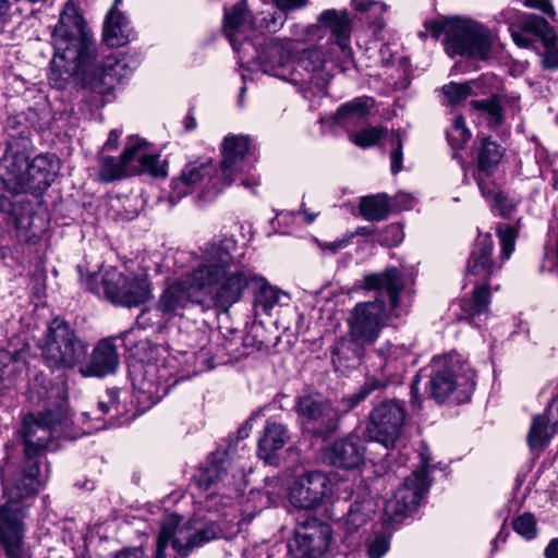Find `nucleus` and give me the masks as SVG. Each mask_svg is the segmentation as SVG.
Here are the masks:
<instances>
[{
  "instance_id": "nucleus-1",
  "label": "nucleus",
  "mask_w": 558,
  "mask_h": 558,
  "mask_svg": "<svg viewBox=\"0 0 558 558\" xmlns=\"http://www.w3.org/2000/svg\"><path fill=\"white\" fill-rule=\"evenodd\" d=\"M54 56L49 63L48 83L64 90L73 78L76 88L109 95L132 69L114 54L100 57L97 43L84 16L72 0L65 2L52 32Z\"/></svg>"
},
{
  "instance_id": "nucleus-2",
  "label": "nucleus",
  "mask_w": 558,
  "mask_h": 558,
  "mask_svg": "<svg viewBox=\"0 0 558 558\" xmlns=\"http://www.w3.org/2000/svg\"><path fill=\"white\" fill-rule=\"evenodd\" d=\"M27 393L29 401L41 405L43 410L37 415H25L22 424L23 457L15 462L8 452L0 466V475L21 476L27 482L28 478L34 480L41 487L47 480V474L40 471L43 452L52 437V430L69 420L66 376L61 374L49 378L45 373L37 372L28 381Z\"/></svg>"
},
{
  "instance_id": "nucleus-3",
  "label": "nucleus",
  "mask_w": 558,
  "mask_h": 558,
  "mask_svg": "<svg viewBox=\"0 0 558 558\" xmlns=\"http://www.w3.org/2000/svg\"><path fill=\"white\" fill-rule=\"evenodd\" d=\"M257 159V155L251 149L248 135L229 134L221 144V173L208 157L186 162L180 174L171 179L169 201L174 205L189 194L197 192L199 201L213 202L234 182L236 174L251 171Z\"/></svg>"
},
{
  "instance_id": "nucleus-4",
  "label": "nucleus",
  "mask_w": 558,
  "mask_h": 558,
  "mask_svg": "<svg viewBox=\"0 0 558 558\" xmlns=\"http://www.w3.org/2000/svg\"><path fill=\"white\" fill-rule=\"evenodd\" d=\"M7 147L0 159L2 189L13 195L43 196L59 173V158L54 154L29 156L31 128L22 116H10L4 125Z\"/></svg>"
},
{
  "instance_id": "nucleus-5",
  "label": "nucleus",
  "mask_w": 558,
  "mask_h": 558,
  "mask_svg": "<svg viewBox=\"0 0 558 558\" xmlns=\"http://www.w3.org/2000/svg\"><path fill=\"white\" fill-rule=\"evenodd\" d=\"M361 287L375 291L376 296L374 301L355 304L348 318L349 335L354 343L369 345L395 318L407 315V310L400 304L403 272L392 266L381 272L367 274L363 276Z\"/></svg>"
},
{
  "instance_id": "nucleus-6",
  "label": "nucleus",
  "mask_w": 558,
  "mask_h": 558,
  "mask_svg": "<svg viewBox=\"0 0 558 558\" xmlns=\"http://www.w3.org/2000/svg\"><path fill=\"white\" fill-rule=\"evenodd\" d=\"M318 22L330 28L325 45L304 49L292 62L290 76L303 78L299 84L312 81L324 70L327 62H347L352 58V23L347 9H328L318 15Z\"/></svg>"
},
{
  "instance_id": "nucleus-7",
  "label": "nucleus",
  "mask_w": 558,
  "mask_h": 558,
  "mask_svg": "<svg viewBox=\"0 0 558 558\" xmlns=\"http://www.w3.org/2000/svg\"><path fill=\"white\" fill-rule=\"evenodd\" d=\"M5 502L0 505V545L8 558H29L23 547L24 520L34 504L40 486L34 480L0 475Z\"/></svg>"
},
{
  "instance_id": "nucleus-8",
  "label": "nucleus",
  "mask_w": 558,
  "mask_h": 558,
  "mask_svg": "<svg viewBox=\"0 0 558 558\" xmlns=\"http://www.w3.org/2000/svg\"><path fill=\"white\" fill-rule=\"evenodd\" d=\"M239 250L234 235L216 236L202 250L199 263L191 268L211 289L214 304L252 266L242 262L244 252H239Z\"/></svg>"
},
{
  "instance_id": "nucleus-9",
  "label": "nucleus",
  "mask_w": 558,
  "mask_h": 558,
  "mask_svg": "<svg viewBox=\"0 0 558 558\" xmlns=\"http://www.w3.org/2000/svg\"><path fill=\"white\" fill-rule=\"evenodd\" d=\"M363 401L354 391L337 401L318 391H307L294 399L296 423L304 435L323 441L337 433L340 421Z\"/></svg>"
},
{
  "instance_id": "nucleus-10",
  "label": "nucleus",
  "mask_w": 558,
  "mask_h": 558,
  "mask_svg": "<svg viewBox=\"0 0 558 558\" xmlns=\"http://www.w3.org/2000/svg\"><path fill=\"white\" fill-rule=\"evenodd\" d=\"M414 363L415 357L409 347L386 341L365 353L366 376L355 392L362 401L377 398L389 386L400 385L408 367Z\"/></svg>"
},
{
  "instance_id": "nucleus-11",
  "label": "nucleus",
  "mask_w": 558,
  "mask_h": 558,
  "mask_svg": "<svg viewBox=\"0 0 558 558\" xmlns=\"http://www.w3.org/2000/svg\"><path fill=\"white\" fill-rule=\"evenodd\" d=\"M428 397L441 404L451 400L456 404L471 401L475 390V372L458 354L435 356L425 368Z\"/></svg>"
},
{
  "instance_id": "nucleus-12",
  "label": "nucleus",
  "mask_w": 558,
  "mask_h": 558,
  "mask_svg": "<svg viewBox=\"0 0 558 558\" xmlns=\"http://www.w3.org/2000/svg\"><path fill=\"white\" fill-rule=\"evenodd\" d=\"M425 29L434 37L442 34L445 51L449 58L463 57L473 60H487L492 51L489 29L471 19H452L446 22L428 20Z\"/></svg>"
},
{
  "instance_id": "nucleus-13",
  "label": "nucleus",
  "mask_w": 558,
  "mask_h": 558,
  "mask_svg": "<svg viewBox=\"0 0 558 558\" xmlns=\"http://www.w3.org/2000/svg\"><path fill=\"white\" fill-rule=\"evenodd\" d=\"M81 286L114 306L135 307L153 298L151 282L146 276L129 277L116 268L106 270L100 279L94 274L83 275V266L77 265Z\"/></svg>"
},
{
  "instance_id": "nucleus-14",
  "label": "nucleus",
  "mask_w": 558,
  "mask_h": 558,
  "mask_svg": "<svg viewBox=\"0 0 558 558\" xmlns=\"http://www.w3.org/2000/svg\"><path fill=\"white\" fill-rule=\"evenodd\" d=\"M88 347L70 322L56 317L47 327L41 355L50 368L73 369L85 360Z\"/></svg>"
},
{
  "instance_id": "nucleus-15",
  "label": "nucleus",
  "mask_w": 558,
  "mask_h": 558,
  "mask_svg": "<svg viewBox=\"0 0 558 558\" xmlns=\"http://www.w3.org/2000/svg\"><path fill=\"white\" fill-rule=\"evenodd\" d=\"M214 302L211 289L192 269L167 283L157 299L159 310L171 320L182 318L185 311L193 307L217 313Z\"/></svg>"
},
{
  "instance_id": "nucleus-16",
  "label": "nucleus",
  "mask_w": 558,
  "mask_h": 558,
  "mask_svg": "<svg viewBox=\"0 0 558 558\" xmlns=\"http://www.w3.org/2000/svg\"><path fill=\"white\" fill-rule=\"evenodd\" d=\"M128 368L134 397L144 409L161 401L179 383L178 367L168 356L148 364H128Z\"/></svg>"
},
{
  "instance_id": "nucleus-17",
  "label": "nucleus",
  "mask_w": 558,
  "mask_h": 558,
  "mask_svg": "<svg viewBox=\"0 0 558 558\" xmlns=\"http://www.w3.org/2000/svg\"><path fill=\"white\" fill-rule=\"evenodd\" d=\"M429 473V457L421 454L420 466L407 476L393 497L384 505L383 527L392 523H401L412 515L427 495L432 480Z\"/></svg>"
},
{
  "instance_id": "nucleus-18",
  "label": "nucleus",
  "mask_w": 558,
  "mask_h": 558,
  "mask_svg": "<svg viewBox=\"0 0 558 558\" xmlns=\"http://www.w3.org/2000/svg\"><path fill=\"white\" fill-rule=\"evenodd\" d=\"M279 292L278 288L271 286L251 266L215 304V307H217V313L227 314L233 305L243 302L247 295L252 294L255 314L269 315L279 302Z\"/></svg>"
},
{
  "instance_id": "nucleus-19",
  "label": "nucleus",
  "mask_w": 558,
  "mask_h": 558,
  "mask_svg": "<svg viewBox=\"0 0 558 558\" xmlns=\"http://www.w3.org/2000/svg\"><path fill=\"white\" fill-rule=\"evenodd\" d=\"M506 151L507 148L492 135L478 133L471 147L472 165L464 171L463 183H469L468 173L471 171L481 194L489 195Z\"/></svg>"
},
{
  "instance_id": "nucleus-20",
  "label": "nucleus",
  "mask_w": 558,
  "mask_h": 558,
  "mask_svg": "<svg viewBox=\"0 0 558 558\" xmlns=\"http://www.w3.org/2000/svg\"><path fill=\"white\" fill-rule=\"evenodd\" d=\"M407 417L403 400L384 399L374 404L368 413L366 434L371 440L392 450L400 439Z\"/></svg>"
},
{
  "instance_id": "nucleus-21",
  "label": "nucleus",
  "mask_w": 558,
  "mask_h": 558,
  "mask_svg": "<svg viewBox=\"0 0 558 558\" xmlns=\"http://www.w3.org/2000/svg\"><path fill=\"white\" fill-rule=\"evenodd\" d=\"M332 537L329 523L305 514L296 520L294 536L287 544L291 558H320L328 550Z\"/></svg>"
},
{
  "instance_id": "nucleus-22",
  "label": "nucleus",
  "mask_w": 558,
  "mask_h": 558,
  "mask_svg": "<svg viewBox=\"0 0 558 558\" xmlns=\"http://www.w3.org/2000/svg\"><path fill=\"white\" fill-rule=\"evenodd\" d=\"M335 483L323 471H306L296 476L288 490L289 502L300 510H315L333 495Z\"/></svg>"
},
{
  "instance_id": "nucleus-23",
  "label": "nucleus",
  "mask_w": 558,
  "mask_h": 558,
  "mask_svg": "<svg viewBox=\"0 0 558 558\" xmlns=\"http://www.w3.org/2000/svg\"><path fill=\"white\" fill-rule=\"evenodd\" d=\"M495 242L490 233H478L473 242L466 260L464 282L489 283L492 277L498 274L502 262L494 259Z\"/></svg>"
},
{
  "instance_id": "nucleus-24",
  "label": "nucleus",
  "mask_w": 558,
  "mask_h": 558,
  "mask_svg": "<svg viewBox=\"0 0 558 558\" xmlns=\"http://www.w3.org/2000/svg\"><path fill=\"white\" fill-rule=\"evenodd\" d=\"M255 50V60L264 73L288 81L294 85H298L299 81H303V78L290 76L289 74L293 62V51L288 45L278 39L268 38Z\"/></svg>"
},
{
  "instance_id": "nucleus-25",
  "label": "nucleus",
  "mask_w": 558,
  "mask_h": 558,
  "mask_svg": "<svg viewBox=\"0 0 558 558\" xmlns=\"http://www.w3.org/2000/svg\"><path fill=\"white\" fill-rule=\"evenodd\" d=\"M257 414L253 413L236 430V436H229L228 444L223 447L220 445L216 451L208 457L207 466L201 474V481L209 487L220 481L228 472L229 460L233 458L236 447L241 440L248 437L252 429V423Z\"/></svg>"
},
{
  "instance_id": "nucleus-26",
  "label": "nucleus",
  "mask_w": 558,
  "mask_h": 558,
  "mask_svg": "<svg viewBox=\"0 0 558 558\" xmlns=\"http://www.w3.org/2000/svg\"><path fill=\"white\" fill-rule=\"evenodd\" d=\"M131 169V174L148 173L154 178L167 175V162L160 160V155L150 151L149 144L138 137L130 136L121 154Z\"/></svg>"
},
{
  "instance_id": "nucleus-27",
  "label": "nucleus",
  "mask_w": 558,
  "mask_h": 558,
  "mask_svg": "<svg viewBox=\"0 0 558 558\" xmlns=\"http://www.w3.org/2000/svg\"><path fill=\"white\" fill-rule=\"evenodd\" d=\"M464 284H473L470 295L460 299L454 305L458 306L456 316L458 320H464L473 327H481L489 317L492 290L490 283L484 282H465ZM496 286L494 290H498Z\"/></svg>"
},
{
  "instance_id": "nucleus-28",
  "label": "nucleus",
  "mask_w": 558,
  "mask_h": 558,
  "mask_svg": "<svg viewBox=\"0 0 558 558\" xmlns=\"http://www.w3.org/2000/svg\"><path fill=\"white\" fill-rule=\"evenodd\" d=\"M525 29H533L531 44L521 48H531L538 52L542 65L549 71L558 70V35L545 17H532L524 23Z\"/></svg>"
},
{
  "instance_id": "nucleus-29",
  "label": "nucleus",
  "mask_w": 558,
  "mask_h": 558,
  "mask_svg": "<svg viewBox=\"0 0 558 558\" xmlns=\"http://www.w3.org/2000/svg\"><path fill=\"white\" fill-rule=\"evenodd\" d=\"M117 338L108 337L99 340L89 355L80 365L83 377L105 378L117 373L120 356L116 344Z\"/></svg>"
},
{
  "instance_id": "nucleus-30",
  "label": "nucleus",
  "mask_w": 558,
  "mask_h": 558,
  "mask_svg": "<svg viewBox=\"0 0 558 558\" xmlns=\"http://www.w3.org/2000/svg\"><path fill=\"white\" fill-rule=\"evenodd\" d=\"M365 441L356 434H349L331 442L324 450V459L330 465L342 470H354L365 459Z\"/></svg>"
},
{
  "instance_id": "nucleus-31",
  "label": "nucleus",
  "mask_w": 558,
  "mask_h": 558,
  "mask_svg": "<svg viewBox=\"0 0 558 558\" xmlns=\"http://www.w3.org/2000/svg\"><path fill=\"white\" fill-rule=\"evenodd\" d=\"M185 529L186 526L183 525L180 529V534H182ZM191 529L193 532L185 537V542H183L180 536H175V534H173L170 539L172 548L183 558L187 557L194 548L202 547L221 537L223 533L220 524L214 520H205L204 522H198L194 519L190 520L187 530ZM174 533H177V531Z\"/></svg>"
},
{
  "instance_id": "nucleus-32",
  "label": "nucleus",
  "mask_w": 558,
  "mask_h": 558,
  "mask_svg": "<svg viewBox=\"0 0 558 558\" xmlns=\"http://www.w3.org/2000/svg\"><path fill=\"white\" fill-rule=\"evenodd\" d=\"M122 0H114L108 11L102 28V41L107 47H123L136 39V33L125 14L118 9Z\"/></svg>"
},
{
  "instance_id": "nucleus-33",
  "label": "nucleus",
  "mask_w": 558,
  "mask_h": 558,
  "mask_svg": "<svg viewBox=\"0 0 558 558\" xmlns=\"http://www.w3.org/2000/svg\"><path fill=\"white\" fill-rule=\"evenodd\" d=\"M252 16L247 10V1L239 0L231 9L225 7L223 27L232 31L228 34L229 41L235 51L243 45H252L247 32L253 31Z\"/></svg>"
},
{
  "instance_id": "nucleus-34",
  "label": "nucleus",
  "mask_w": 558,
  "mask_h": 558,
  "mask_svg": "<svg viewBox=\"0 0 558 558\" xmlns=\"http://www.w3.org/2000/svg\"><path fill=\"white\" fill-rule=\"evenodd\" d=\"M289 438L288 428L283 424L267 421L263 434L258 438L257 456L266 464L278 466L280 462L279 451L284 447Z\"/></svg>"
},
{
  "instance_id": "nucleus-35",
  "label": "nucleus",
  "mask_w": 558,
  "mask_h": 558,
  "mask_svg": "<svg viewBox=\"0 0 558 558\" xmlns=\"http://www.w3.org/2000/svg\"><path fill=\"white\" fill-rule=\"evenodd\" d=\"M558 424V393L554 396L544 413L533 417L527 434V444L531 449L543 448L549 444L553 429Z\"/></svg>"
},
{
  "instance_id": "nucleus-36",
  "label": "nucleus",
  "mask_w": 558,
  "mask_h": 558,
  "mask_svg": "<svg viewBox=\"0 0 558 558\" xmlns=\"http://www.w3.org/2000/svg\"><path fill=\"white\" fill-rule=\"evenodd\" d=\"M505 96L492 94L470 101V111L485 123L489 130H497L506 122Z\"/></svg>"
},
{
  "instance_id": "nucleus-37",
  "label": "nucleus",
  "mask_w": 558,
  "mask_h": 558,
  "mask_svg": "<svg viewBox=\"0 0 558 558\" xmlns=\"http://www.w3.org/2000/svg\"><path fill=\"white\" fill-rule=\"evenodd\" d=\"M180 517L178 514H171L160 524V530L156 539V548L154 558H167L166 550L170 544V539L174 532L178 530L180 524ZM114 558H149L145 555L142 547L124 548L118 551Z\"/></svg>"
},
{
  "instance_id": "nucleus-38",
  "label": "nucleus",
  "mask_w": 558,
  "mask_h": 558,
  "mask_svg": "<svg viewBox=\"0 0 558 558\" xmlns=\"http://www.w3.org/2000/svg\"><path fill=\"white\" fill-rule=\"evenodd\" d=\"M375 100L372 97H356L339 106L331 119L333 124L343 129H350L362 122L374 107Z\"/></svg>"
},
{
  "instance_id": "nucleus-39",
  "label": "nucleus",
  "mask_w": 558,
  "mask_h": 558,
  "mask_svg": "<svg viewBox=\"0 0 558 558\" xmlns=\"http://www.w3.org/2000/svg\"><path fill=\"white\" fill-rule=\"evenodd\" d=\"M29 207V203L15 201L0 191V223L8 229H26L31 225Z\"/></svg>"
},
{
  "instance_id": "nucleus-40",
  "label": "nucleus",
  "mask_w": 558,
  "mask_h": 558,
  "mask_svg": "<svg viewBox=\"0 0 558 558\" xmlns=\"http://www.w3.org/2000/svg\"><path fill=\"white\" fill-rule=\"evenodd\" d=\"M128 395V390L117 387L108 388L105 396L97 403L100 415L96 418L100 420L102 416H108L110 425H120L122 423L120 418L129 412L125 403Z\"/></svg>"
},
{
  "instance_id": "nucleus-41",
  "label": "nucleus",
  "mask_w": 558,
  "mask_h": 558,
  "mask_svg": "<svg viewBox=\"0 0 558 558\" xmlns=\"http://www.w3.org/2000/svg\"><path fill=\"white\" fill-rule=\"evenodd\" d=\"M532 17H541L536 14L521 13L514 9H506L495 15L497 23L508 25L509 33L518 47L529 46L531 44V34L533 29H525L524 23Z\"/></svg>"
},
{
  "instance_id": "nucleus-42",
  "label": "nucleus",
  "mask_w": 558,
  "mask_h": 558,
  "mask_svg": "<svg viewBox=\"0 0 558 558\" xmlns=\"http://www.w3.org/2000/svg\"><path fill=\"white\" fill-rule=\"evenodd\" d=\"M360 215L367 221H381L392 213L391 198L386 193L363 196L359 204Z\"/></svg>"
},
{
  "instance_id": "nucleus-43",
  "label": "nucleus",
  "mask_w": 558,
  "mask_h": 558,
  "mask_svg": "<svg viewBox=\"0 0 558 558\" xmlns=\"http://www.w3.org/2000/svg\"><path fill=\"white\" fill-rule=\"evenodd\" d=\"M376 504L373 499L355 500L351 504L345 518L347 533L353 534L373 520L376 513Z\"/></svg>"
},
{
  "instance_id": "nucleus-44",
  "label": "nucleus",
  "mask_w": 558,
  "mask_h": 558,
  "mask_svg": "<svg viewBox=\"0 0 558 558\" xmlns=\"http://www.w3.org/2000/svg\"><path fill=\"white\" fill-rule=\"evenodd\" d=\"M157 301L151 307H144L137 315L135 325L137 329H151L154 332L162 333L172 322L169 316L162 314Z\"/></svg>"
},
{
  "instance_id": "nucleus-45",
  "label": "nucleus",
  "mask_w": 558,
  "mask_h": 558,
  "mask_svg": "<svg viewBox=\"0 0 558 558\" xmlns=\"http://www.w3.org/2000/svg\"><path fill=\"white\" fill-rule=\"evenodd\" d=\"M131 174V169L123 157L106 156L101 158L99 177L104 182H112Z\"/></svg>"
},
{
  "instance_id": "nucleus-46",
  "label": "nucleus",
  "mask_w": 558,
  "mask_h": 558,
  "mask_svg": "<svg viewBox=\"0 0 558 558\" xmlns=\"http://www.w3.org/2000/svg\"><path fill=\"white\" fill-rule=\"evenodd\" d=\"M482 196L490 203L492 211L502 218H510L517 209L518 203L507 192L499 190L496 181H494L493 192Z\"/></svg>"
},
{
  "instance_id": "nucleus-47",
  "label": "nucleus",
  "mask_w": 558,
  "mask_h": 558,
  "mask_svg": "<svg viewBox=\"0 0 558 558\" xmlns=\"http://www.w3.org/2000/svg\"><path fill=\"white\" fill-rule=\"evenodd\" d=\"M472 95H474L472 82H450L441 87V104L445 106H457Z\"/></svg>"
},
{
  "instance_id": "nucleus-48",
  "label": "nucleus",
  "mask_w": 558,
  "mask_h": 558,
  "mask_svg": "<svg viewBox=\"0 0 558 558\" xmlns=\"http://www.w3.org/2000/svg\"><path fill=\"white\" fill-rule=\"evenodd\" d=\"M286 21L287 16L272 7L270 10L262 11L252 16L253 31L260 29L276 33L283 26Z\"/></svg>"
},
{
  "instance_id": "nucleus-49",
  "label": "nucleus",
  "mask_w": 558,
  "mask_h": 558,
  "mask_svg": "<svg viewBox=\"0 0 558 558\" xmlns=\"http://www.w3.org/2000/svg\"><path fill=\"white\" fill-rule=\"evenodd\" d=\"M471 131L465 124L462 114L454 117L451 128L446 131V138L449 146L454 150H461L471 140Z\"/></svg>"
},
{
  "instance_id": "nucleus-50",
  "label": "nucleus",
  "mask_w": 558,
  "mask_h": 558,
  "mask_svg": "<svg viewBox=\"0 0 558 558\" xmlns=\"http://www.w3.org/2000/svg\"><path fill=\"white\" fill-rule=\"evenodd\" d=\"M160 347L153 343L147 338L137 342L134 350L130 353L131 361L129 364H148L158 362L162 356H159Z\"/></svg>"
},
{
  "instance_id": "nucleus-51",
  "label": "nucleus",
  "mask_w": 558,
  "mask_h": 558,
  "mask_svg": "<svg viewBox=\"0 0 558 558\" xmlns=\"http://www.w3.org/2000/svg\"><path fill=\"white\" fill-rule=\"evenodd\" d=\"M405 132L398 130L387 137L390 146V171L392 175H397L402 170L403 162V142Z\"/></svg>"
},
{
  "instance_id": "nucleus-52",
  "label": "nucleus",
  "mask_w": 558,
  "mask_h": 558,
  "mask_svg": "<svg viewBox=\"0 0 558 558\" xmlns=\"http://www.w3.org/2000/svg\"><path fill=\"white\" fill-rule=\"evenodd\" d=\"M496 232L499 238L501 262L504 263L505 260L510 258L511 254L514 251L518 231L512 226L506 223H498V226L496 227Z\"/></svg>"
},
{
  "instance_id": "nucleus-53",
  "label": "nucleus",
  "mask_w": 558,
  "mask_h": 558,
  "mask_svg": "<svg viewBox=\"0 0 558 558\" xmlns=\"http://www.w3.org/2000/svg\"><path fill=\"white\" fill-rule=\"evenodd\" d=\"M386 135V129L381 125L363 128L353 135H350L352 142L361 148H369L377 144Z\"/></svg>"
},
{
  "instance_id": "nucleus-54",
  "label": "nucleus",
  "mask_w": 558,
  "mask_h": 558,
  "mask_svg": "<svg viewBox=\"0 0 558 558\" xmlns=\"http://www.w3.org/2000/svg\"><path fill=\"white\" fill-rule=\"evenodd\" d=\"M512 529L526 541L534 539L537 536L535 515L531 512H524L512 521Z\"/></svg>"
},
{
  "instance_id": "nucleus-55",
  "label": "nucleus",
  "mask_w": 558,
  "mask_h": 558,
  "mask_svg": "<svg viewBox=\"0 0 558 558\" xmlns=\"http://www.w3.org/2000/svg\"><path fill=\"white\" fill-rule=\"evenodd\" d=\"M404 239L403 227L400 223H390L386 228L378 230L376 242L381 246H398Z\"/></svg>"
},
{
  "instance_id": "nucleus-56",
  "label": "nucleus",
  "mask_w": 558,
  "mask_h": 558,
  "mask_svg": "<svg viewBox=\"0 0 558 558\" xmlns=\"http://www.w3.org/2000/svg\"><path fill=\"white\" fill-rule=\"evenodd\" d=\"M390 547V536L383 534L376 536L367 546L368 558H381Z\"/></svg>"
},
{
  "instance_id": "nucleus-57",
  "label": "nucleus",
  "mask_w": 558,
  "mask_h": 558,
  "mask_svg": "<svg viewBox=\"0 0 558 558\" xmlns=\"http://www.w3.org/2000/svg\"><path fill=\"white\" fill-rule=\"evenodd\" d=\"M351 5L356 12H374L381 14L386 10V4L374 0H351Z\"/></svg>"
},
{
  "instance_id": "nucleus-58",
  "label": "nucleus",
  "mask_w": 558,
  "mask_h": 558,
  "mask_svg": "<svg viewBox=\"0 0 558 558\" xmlns=\"http://www.w3.org/2000/svg\"><path fill=\"white\" fill-rule=\"evenodd\" d=\"M424 373L426 371L420 369L417 374L413 377L412 383L410 385V402L413 409L422 408V396L420 393V381L424 377Z\"/></svg>"
},
{
  "instance_id": "nucleus-59",
  "label": "nucleus",
  "mask_w": 558,
  "mask_h": 558,
  "mask_svg": "<svg viewBox=\"0 0 558 558\" xmlns=\"http://www.w3.org/2000/svg\"><path fill=\"white\" fill-rule=\"evenodd\" d=\"M140 329L136 328H130L123 332H121L119 336H116L117 340L122 341V345L125 349V351L129 352V354L134 350L137 342H141L142 338L138 337L137 331Z\"/></svg>"
},
{
  "instance_id": "nucleus-60",
  "label": "nucleus",
  "mask_w": 558,
  "mask_h": 558,
  "mask_svg": "<svg viewBox=\"0 0 558 558\" xmlns=\"http://www.w3.org/2000/svg\"><path fill=\"white\" fill-rule=\"evenodd\" d=\"M392 202V211L395 210H410L414 207L416 199L409 193H398Z\"/></svg>"
},
{
  "instance_id": "nucleus-61",
  "label": "nucleus",
  "mask_w": 558,
  "mask_h": 558,
  "mask_svg": "<svg viewBox=\"0 0 558 558\" xmlns=\"http://www.w3.org/2000/svg\"><path fill=\"white\" fill-rule=\"evenodd\" d=\"M272 2L274 7L287 17L290 12L304 8L307 4V0H272Z\"/></svg>"
},
{
  "instance_id": "nucleus-62",
  "label": "nucleus",
  "mask_w": 558,
  "mask_h": 558,
  "mask_svg": "<svg viewBox=\"0 0 558 558\" xmlns=\"http://www.w3.org/2000/svg\"><path fill=\"white\" fill-rule=\"evenodd\" d=\"M524 4L529 8L539 10L551 19L555 16V10L550 0H524Z\"/></svg>"
},
{
  "instance_id": "nucleus-63",
  "label": "nucleus",
  "mask_w": 558,
  "mask_h": 558,
  "mask_svg": "<svg viewBox=\"0 0 558 558\" xmlns=\"http://www.w3.org/2000/svg\"><path fill=\"white\" fill-rule=\"evenodd\" d=\"M350 241H351V236L344 235L340 239H336L335 241L325 242L323 245V248L329 251L332 254H336L340 250L347 247L349 245Z\"/></svg>"
},
{
  "instance_id": "nucleus-64",
  "label": "nucleus",
  "mask_w": 558,
  "mask_h": 558,
  "mask_svg": "<svg viewBox=\"0 0 558 558\" xmlns=\"http://www.w3.org/2000/svg\"><path fill=\"white\" fill-rule=\"evenodd\" d=\"M545 558H558V537L551 538L544 549Z\"/></svg>"
}]
</instances>
